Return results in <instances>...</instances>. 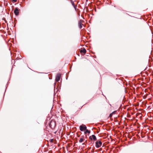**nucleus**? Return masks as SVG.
Instances as JSON below:
<instances>
[{
    "label": "nucleus",
    "mask_w": 153,
    "mask_h": 153,
    "mask_svg": "<svg viewBox=\"0 0 153 153\" xmlns=\"http://www.w3.org/2000/svg\"><path fill=\"white\" fill-rule=\"evenodd\" d=\"M96 147L97 148H99L101 147L102 145V143L100 140H98L96 142Z\"/></svg>",
    "instance_id": "f257e3e1"
},
{
    "label": "nucleus",
    "mask_w": 153,
    "mask_h": 153,
    "mask_svg": "<svg viewBox=\"0 0 153 153\" xmlns=\"http://www.w3.org/2000/svg\"><path fill=\"white\" fill-rule=\"evenodd\" d=\"M87 127L85 125H81L79 126V129L81 131H83L86 130Z\"/></svg>",
    "instance_id": "f03ea898"
},
{
    "label": "nucleus",
    "mask_w": 153,
    "mask_h": 153,
    "mask_svg": "<svg viewBox=\"0 0 153 153\" xmlns=\"http://www.w3.org/2000/svg\"><path fill=\"white\" fill-rule=\"evenodd\" d=\"M55 126V123L54 121H51L50 123V126L52 128H54Z\"/></svg>",
    "instance_id": "7ed1b4c3"
},
{
    "label": "nucleus",
    "mask_w": 153,
    "mask_h": 153,
    "mask_svg": "<svg viewBox=\"0 0 153 153\" xmlns=\"http://www.w3.org/2000/svg\"><path fill=\"white\" fill-rule=\"evenodd\" d=\"M60 78V74H57L56 76L55 80L57 82L59 81Z\"/></svg>",
    "instance_id": "20e7f679"
},
{
    "label": "nucleus",
    "mask_w": 153,
    "mask_h": 153,
    "mask_svg": "<svg viewBox=\"0 0 153 153\" xmlns=\"http://www.w3.org/2000/svg\"><path fill=\"white\" fill-rule=\"evenodd\" d=\"M19 10L17 8H16L14 10V13L17 16L19 14Z\"/></svg>",
    "instance_id": "39448f33"
},
{
    "label": "nucleus",
    "mask_w": 153,
    "mask_h": 153,
    "mask_svg": "<svg viewBox=\"0 0 153 153\" xmlns=\"http://www.w3.org/2000/svg\"><path fill=\"white\" fill-rule=\"evenodd\" d=\"M89 139L91 140L93 139L94 141L96 140L97 138L96 136L94 135H92L91 136L89 137Z\"/></svg>",
    "instance_id": "423d86ee"
},
{
    "label": "nucleus",
    "mask_w": 153,
    "mask_h": 153,
    "mask_svg": "<svg viewBox=\"0 0 153 153\" xmlns=\"http://www.w3.org/2000/svg\"><path fill=\"white\" fill-rule=\"evenodd\" d=\"M86 50L84 48H83L82 49H81L80 51V53H83L84 54L85 53H86Z\"/></svg>",
    "instance_id": "0eeeda50"
},
{
    "label": "nucleus",
    "mask_w": 153,
    "mask_h": 153,
    "mask_svg": "<svg viewBox=\"0 0 153 153\" xmlns=\"http://www.w3.org/2000/svg\"><path fill=\"white\" fill-rule=\"evenodd\" d=\"M85 139L84 138L83 136H82L81 138L80 139V140L79 141V142L80 143H81L82 142H83L84 140Z\"/></svg>",
    "instance_id": "6e6552de"
},
{
    "label": "nucleus",
    "mask_w": 153,
    "mask_h": 153,
    "mask_svg": "<svg viewBox=\"0 0 153 153\" xmlns=\"http://www.w3.org/2000/svg\"><path fill=\"white\" fill-rule=\"evenodd\" d=\"M85 131L84 132V134H86L87 133H88L89 134L90 133V131L87 129V128L86 129V130H85Z\"/></svg>",
    "instance_id": "1a4fd4ad"
},
{
    "label": "nucleus",
    "mask_w": 153,
    "mask_h": 153,
    "mask_svg": "<svg viewBox=\"0 0 153 153\" xmlns=\"http://www.w3.org/2000/svg\"><path fill=\"white\" fill-rule=\"evenodd\" d=\"M82 25H83L81 22H79V26L80 29H81L82 27Z\"/></svg>",
    "instance_id": "9d476101"
},
{
    "label": "nucleus",
    "mask_w": 153,
    "mask_h": 153,
    "mask_svg": "<svg viewBox=\"0 0 153 153\" xmlns=\"http://www.w3.org/2000/svg\"><path fill=\"white\" fill-rule=\"evenodd\" d=\"M116 112H117L116 111H114L113 112H112L111 113L113 115L114 114H115L116 113Z\"/></svg>",
    "instance_id": "9b49d317"
},
{
    "label": "nucleus",
    "mask_w": 153,
    "mask_h": 153,
    "mask_svg": "<svg viewBox=\"0 0 153 153\" xmlns=\"http://www.w3.org/2000/svg\"><path fill=\"white\" fill-rule=\"evenodd\" d=\"M74 9H75V10H76V6L75 5H74Z\"/></svg>",
    "instance_id": "f8f14e48"
},
{
    "label": "nucleus",
    "mask_w": 153,
    "mask_h": 153,
    "mask_svg": "<svg viewBox=\"0 0 153 153\" xmlns=\"http://www.w3.org/2000/svg\"><path fill=\"white\" fill-rule=\"evenodd\" d=\"M72 5H73V6H74V5H74V2H72Z\"/></svg>",
    "instance_id": "ddd939ff"
},
{
    "label": "nucleus",
    "mask_w": 153,
    "mask_h": 153,
    "mask_svg": "<svg viewBox=\"0 0 153 153\" xmlns=\"http://www.w3.org/2000/svg\"><path fill=\"white\" fill-rule=\"evenodd\" d=\"M113 114H112V113L111 114H110V116H109L111 117L112 116Z\"/></svg>",
    "instance_id": "4468645a"
},
{
    "label": "nucleus",
    "mask_w": 153,
    "mask_h": 153,
    "mask_svg": "<svg viewBox=\"0 0 153 153\" xmlns=\"http://www.w3.org/2000/svg\"><path fill=\"white\" fill-rule=\"evenodd\" d=\"M14 2H16L17 1V0H12Z\"/></svg>",
    "instance_id": "2eb2a0df"
},
{
    "label": "nucleus",
    "mask_w": 153,
    "mask_h": 153,
    "mask_svg": "<svg viewBox=\"0 0 153 153\" xmlns=\"http://www.w3.org/2000/svg\"><path fill=\"white\" fill-rule=\"evenodd\" d=\"M82 145H85V143H83L82 144Z\"/></svg>",
    "instance_id": "dca6fc26"
},
{
    "label": "nucleus",
    "mask_w": 153,
    "mask_h": 153,
    "mask_svg": "<svg viewBox=\"0 0 153 153\" xmlns=\"http://www.w3.org/2000/svg\"><path fill=\"white\" fill-rule=\"evenodd\" d=\"M54 85H56V83H54Z\"/></svg>",
    "instance_id": "f3484780"
}]
</instances>
